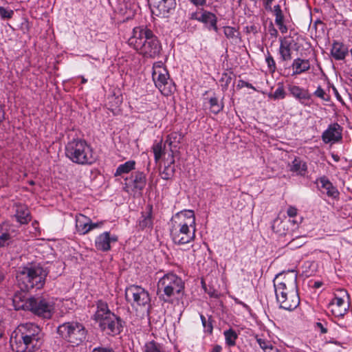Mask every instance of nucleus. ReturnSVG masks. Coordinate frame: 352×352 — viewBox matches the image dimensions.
<instances>
[{
    "label": "nucleus",
    "mask_w": 352,
    "mask_h": 352,
    "mask_svg": "<svg viewBox=\"0 0 352 352\" xmlns=\"http://www.w3.org/2000/svg\"><path fill=\"white\" fill-rule=\"evenodd\" d=\"M273 282L280 307L288 311L295 309L300 304L296 273L294 271L280 273Z\"/></svg>",
    "instance_id": "f257e3e1"
},
{
    "label": "nucleus",
    "mask_w": 352,
    "mask_h": 352,
    "mask_svg": "<svg viewBox=\"0 0 352 352\" xmlns=\"http://www.w3.org/2000/svg\"><path fill=\"white\" fill-rule=\"evenodd\" d=\"M10 343L13 352H35L42 344L41 329L33 323L21 324L12 332Z\"/></svg>",
    "instance_id": "f03ea898"
},
{
    "label": "nucleus",
    "mask_w": 352,
    "mask_h": 352,
    "mask_svg": "<svg viewBox=\"0 0 352 352\" xmlns=\"http://www.w3.org/2000/svg\"><path fill=\"white\" fill-rule=\"evenodd\" d=\"M128 44L146 58H155L162 51V44L157 36L151 29L144 25L133 29Z\"/></svg>",
    "instance_id": "7ed1b4c3"
},
{
    "label": "nucleus",
    "mask_w": 352,
    "mask_h": 352,
    "mask_svg": "<svg viewBox=\"0 0 352 352\" xmlns=\"http://www.w3.org/2000/svg\"><path fill=\"white\" fill-rule=\"evenodd\" d=\"M196 223L193 210H186L173 215L170 221V234L175 244L185 245L195 238Z\"/></svg>",
    "instance_id": "20e7f679"
},
{
    "label": "nucleus",
    "mask_w": 352,
    "mask_h": 352,
    "mask_svg": "<svg viewBox=\"0 0 352 352\" xmlns=\"http://www.w3.org/2000/svg\"><path fill=\"white\" fill-rule=\"evenodd\" d=\"M93 318L98 324L100 329L108 335L116 336L122 331L123 321L120 317L112 312L108 304L102 300L96 302V310Z\"/></svg>",
    "instance_id": "39448f33"
},
{
    "label": "nucleus",
    "mask_w": 352,
    "mask_h": 352,
    "mask_svg": "<svg viewBox=\"0 0 352 352\" xmlns=\"http://www.w3.org/2000/svg\"><path fill=\"white\" fill-rule=\"evenodd\" d=\"M65 155L72 162L81 165L92 164L96 160L91 146L80 138L73 139L66 144Z\"/></svg>",
    "instance_id": "423d86ee"
},
{
    "label": "nucleus",
    "mask_w": 352,
    "mask_h": 352,
    "mask_svg": "<svg viewBox=\"0 0 352 352\" xmlns=\"http://www.w3.org/2000/svg\"><path fill=\"white\" fill-rule=\"evenodd\" d=\"M21 298L16 295L13 298L15 309L31 311L33 314L44 318H50L54 309V302L50 298L43 297H31L21 302Z\"/></svg>",
    "instance_id": "0eeeda50"
},
{
    "label": "nucleus",
    "mask_w": 352,
    "mask_h": 352,
    "mask_svg": "<svg viewBox=\"0 0 352 352\" xmlns=\"http://www.w3.org/2000/svg\"><path fill=\"white\" fill-rule=\"evenodd\" d=\"M47 276L46 271L39 265L27 266L19 270L16 280L21 290L41 288Z\"/></svg>",
    "instance_id": "6e6552de"
},
{
    "label": "nucleus",
    "mask_w": 352,
    "mask_h": 352,
    "mask_svg": "<svg viewBox=\"0 0 352 352\" xmlns=\"http://www.w3.org/2000/svg\"><path fill=\"white\" fill-rule=\"evenodd\" d=\"M184 289L182 279L173 273L164 275L157 282V294L160 300L166 302L175 294H179Z\"/></svg>",
    "instance_id": "1a4fd4ad"
},
{
    "label": "nucleus",
    "mask_w": 352,
    "mask_h": 352,
    "mask_svg": "<svg viewBox=\"0 0 352 352\" xmlns=\"http://www.w3.org/2000/svg\"><path fill=\"white\" fill-rule=\"evenodd\" d=\"M152 78L155 87L164 96L171 95L175 88L174 82L170 78L168 70L162 61L155 62L153 65Z\"/></svg>",
    "instance_id": "9d476101"
},
{
    "label": "nucleus",
    "mask_w": 352,
    "mask_h": 352,
    "mask_svg": "<svg viewBox=\"0 0 352 352\" xmlns=\"http://www.w3.org/2000/svg\"><path fill=\"white\" fill-rule=\"evenodd\" d=\"M58 334L72 346H78L86 338L84 326L78 322H65L58 327Z\"/></svg>",
    "instance_id": "9b49d317"
},
{
    "label": "nucleus",
    "mask_w": 352,
    "mask_h": 352,
    "mask_svg": "<svg viewBox=\"0 0 352 352\" xmlns=\"http://www.w3.org/2000/svg\"><path fill=\"white\" fill-rule=\"evenodd\" d=\"M126 300L132 307H146L149 305L151 297L148 292L141 286L131 285L126 288Z\"/></svg>",
    "instance_id": "f8f14e48"
},
{
    "label": "nucleus",
    "mask_w": 352,
    "mask_h": 352,
    "mask_svg": "<svg viewBox=\"0 0 352 352\" xmlns=\"http://www.w3.org/2000/svg\"><path fill=\"white\" fill-rule=\"evenodd\" d=\"M280 47L278 49V54L280 55V60L282 62L289 61L292 59V50H298L297 43L294 38L291 37L285 36L280 38Z\"/></svg>",
    "instance_id": "ddd939ff"
},
{
    "label": "nucleus",
    "mask_w": 352,
    "mask_h": 352,
    "mask_svg": "<svg viewBox=\"0 0 352 352\" xmlns=\"http://www.w3.org/2000/svg\"><path fill=\"white\" fill-rule=\"evenodd\" d=\"M342 127L338 123L330 124L322 134V140L325 144H335L342 139Z\"/></svg>",
    "instance_id": "4468645a"
},
{
    "label": "nucleus",
    "mask_w": 352,
    "mask_h": 352,
    "mask_svg": "<svg viewBox=\"0 0 352 352\" xmlns=\"http://www.w3.org/2000/svg\"><path fill=\"white\" fill-rule=\"evenodd\" d=\"M152 12L156 15L165 16L176 7V0H148Z\"/></svg>",
    "instance_id": "2eb2a0df"
},
{
    "label": "nucleus",
    "mask_w": 352,
    "mask_h": 352,
    "mask_svg": "<svg viewBox=\"0 0 352 352\" xmlns=\"http://www.w3.org/2000/svg\"><path fill=\"white\" fill-rule=\"evenodd\" d=\"M118 237L116 234H111L110 232H104L98 235L94 241L95 248L101 252H108L111 249V243L118 241Z\"/></svg>",
    "instance_id": "dca6fc26"
},
{
    "label": "nucleus",
    "mask_w": 352,
    "mask_h": 352,
    "mask_svg": "<svg viewBox=\"0 0 352 352\" xmlns=\"http://www.w3.org/2000/svg\"><path fill=\"white\" fill-rule=\"evenodd\" d=\"M349 308V302L344 298L337 296H335L329 304V309L336 317L344 316L347 313Z\"/></svg>",
    "instance_id": "f3484780"
},
{
    "label": "nucleus",
    "mask_w": 352,
    "mask_h": 352,
    "mask_svg": "<svg viewBox=\"0 0 352 352\" xmlns=\"http://www.w3.org/2000/svg\"><path fill=\"white\" fill-rule=\"evenodd\" d=\"M289 94L300 103L305 106H309L311 104L308 102L311 99V94L309 90L295 85H290L288 87Z\"/></svg>",
    "instance_id": "a211bd4d"
},
{
    "label": "nucleus",
    "mask_w": 352,
    "mask_h": 352,
    "mask_svg": "<svg viewBox=\"0 0 352 352\" xmlns=\"http://www.w3.org/2000/svg\"><path fill=\"white\" fill-rule=\"evenodd\" d=\"M349 54L347 47L341 42L334 41L331 49V55L336 60H342Z\"/></svg>",
    "instance_id": "6ab92c4d"
},
{
    "label": "nucleus",
    "mask_w": 352,
    "mask_h": 352,
    "mask_svg": "<svg viewBox=\"0 0 352 352\" xmlns=\"http://www.w3.org/2000/svg\"><path fill=\"white\" fill-rule=\"evenodd\" d=\"M14 217L20 224H28L31 221V214L28 208L25 205H16Z\"/></svg>",
    "instance_id": "aec40b11"
},
{
    "label": "nucleus",
    "mask_w": 352,
    "mask_h": 352,
    "mask_svg": "<svg viewBox=\"0 0 352 352\" xmlns=\"http://www.w3.org/2000/svg\"><path fill=\"white\" fill-rule=\"evenodd\" d=\"M310 62L308 59L300 58H295L292 64V76L300 75L305 73L310 69Z\"/></svg>",
    "instance_id": "412c9836"
},
{
    "label": "nucleus",
    "mask_w": 352,
    "mask_h": 352,
    "mask_svg": "<svg viewBox=\"0 0 352 352\" xmlns=\"http://www.w3.org/2000/svg\"><path fill=\"white\" fill-rule=\"evenodd\" d=\"M90 218L82 214L76 215V228L79 234H86L90 232Z\"/></svg>",
    "instance_id": "4be33fe9"
},
{
    "label": "nucleus",
    "mask_w": 352,
    "mask_h": 352,
    "mask_svg": "<svg viewBox=\"0 0 352 352\" xmlns=\"http://www.w3.org/2000/svg\"><path fill=\"white\" fill-rule=\"evenodd\" d=\"M320 183L321 184V191L325 193L328 197L336 198L338 196V190L327 177H321L320 179Z\"/></svg>",
    "instance_id": "5701e85b"
},
{
    "label": "nucleus",
    "mask_w": 352,
    "mask_h": 352,
    "mask_svg": "<svg viewBox=\"0 0 352 352\" xmlns=\"http://www.w3.org/2000/svg\"><path fill=\"white\" fill-rule=\"evenodd\" d=\"M199 22L205 24H210V28L216 32L218 31L217 18L216 15L209 11L201 10Z\"/></svg>",
    "instance_id": "b1692460"
},
{
    "label": "nucleus",
    "mask_w": 352,
    "mask_h": 352,
    "mask_svg": "<svg viewBox=\"0 0 352 352\" xmlns=\"http://www.w3.org/2000/svg\"><path fill=\"white\" fill-rule=\"evenodd\" d=\"M152 206H148L146 210L142 212L139 220V226L141 229L151 228L153 227Z\"/></svg>",
    "instance_id": "393cba45"
},
{
    "label": "nucleus",
    "mask_w": 352,
    "mask_h": 352,
    "mask_svg": "<svg viewBox=\"0 0 352 352\" xmlns=\"http://www.w3.org/2000/svg\"><path fill=\"white\" fill-rule=\"evenodd\" d=\"M289 170L298 175L304 176L307 172V165L300 158L295 157L289 166Z\"/></svg>",
    "instance_id": "a878e982"
},
{
    "label": "nucleus",
    "mask_w": 352,
    "mask_h": 352,
    "mask_svg": "<svg viewBox=\"0 0 352 352\" xmlns=\"http://www.w3.org/2000/svg\"><path fill=\"white\" fill-rule=\"evenodd\" d=\"M133 188L142 190L146 186V175L142 172H136L131 175Z\"/></svg>",
    "instance_id": "bb28decb"
},
{
    "label": "nucleus",
    "mask_w": 352,
    "mask_h": 352,
    "mask_svg": "<svg viewBox=\"0 0 352 352\" xmlns=\"http://www.w3.org/2000/svg\"><path fill=\"white\" fill-rule=\"evenodd\" d=\"M183 138V135L177 131H173L167 135L166 143L168 144L170 148L171 151L173 152V148H175L180 144Z\"/></svg>",
    "instance_id": "cd10ccee"
},
{
    "label": "nucleus",
    "mask_w": 352,
    "mask_h": 352,
    "mask_svg": "<svg viewBox=\"0 0 352 352\" xmlns=\"http://www.w3.org/2000/svg\"><path fill=\"white\" fill-rule=\"evenodd\" d=\"M135 162L129 160L124 164L118 166L114 174L115 176H120L123 174L129 173L132 170L135 169Z\"/></svg>",
    "instance_id": "c85d7f7f"
},
{
    "label": "nucleus",
    "mask_w": 352,
    "mask_h": 352,
    "mask_svg": "<svg viewBox=\"0 0 352 352\" xmlns=\"http://www.w3.org/2000/svg\"><path fill=\"white\" fill-rule=\"evenodd\" d=\"M226 344L229 346H233L236 344V340L238 338V333L232 328L223 331Z\"/></svg>",
    "instance_id": "c756f323"
},
{
    "label": "nucleus",
    "mask_w": 352,
    "mask_h": 352,
    "mask_svg": "<svg viewBox=\"0 0 352 352\" xmlns=\"http://www.w3.org/2000/svg\"><path fill=\"white\" fill-rule=\"evenodd\" d=\"M152 150L154 154L155 161V162H158L165 153V148L162 145V140L160 142H155L152 146Z\"/></svg>",
    "instance_id": "7c9ffc66"
},
{
    "label": "nucleus",
    "mask_w": 352,
    "mask_h": 352,
    "mask_svg": "<svg viewBox=\"0 0 352 352\" xmlns=\"http://www.w3.org/2000/svg\"><path fill=\"white\" fill-rule=\"evenodd\" d=\"M209 104L210 110L214 114L219 113L223 109V104L222 102H219L216 96H213L210 98Z\"/></svg>",
    "instance_id": "2f4dec72"
},
{
    "label": "nucleus",
    "mask_w": 352,
    "mask_h": 352,
    "mask_svg": "<svg viewBox=\"0 0 352 352\" xmlns=\"http://www.w3.org/2000/svg\"><path fill=\"white\" fill-rule=\"evenodd\" d=\"M313 95L321 99L324 102H330L331 100V96L330 95L327 93L323 88H322L321 86H318L317 89L315 90V91L313 93Z\"/></svg>",
    "instance_id": "473e14b6"
},
{
    "label": "nucleus",
    "mask_w": 352,
    "mask_h": 352,
    "mask_svg": "<svg viewBox=\"0 0 352 352\" xmlns=\"http://www.w3.org/2000/svg\"><path fill=\"white\" fill-rule=\"evenodd\" d=\"M285 96L286 92L282 84L278 85V87L276 89L274 93L269 94V98L274 100L284 99Z\"/></svg>",
    "instance_id": "72a5a7b5"
},
{
    "label": "nucleus",
    "mask_w": 352,
    "mask_h": 352,
    "mask_svg": "<svg viewBox=\"0 0 352 352\" xmlns=\"http://www.w3.org/2000/svg\"><path fill=\"white\" fill-rule=\"evenodd\" d=\"M287 221L276 220L272 226L273 229L280 234H285L288 228H286Z\"/></svg>",
    "instance_id": "f704fd0d"
},
{
    "label": "nucleus",
    "mask_w": 352,
    "mask_h": 352,
    "mask_svg": "<svg viewBox=\"0 0 352 352\" xmlns=\"http://www.w3.org/2000/svg\"><path fill=\"white\" fill-rule=\"evenodd\" d=\"M162 346L155 341H151L145 344L144 352H160Z\"/></svg>",
    "instance_id": "c9c22d12"
},
{
    "label": "nucleus",
    "mask_w": 352,
    "mask_h": 352,
    "mask_svg": "<svg viewBox=\"0 0 352 352\" xmlns=\"http://www.w3.org/2000/svg\"><path fill=\"white\" fill-rule=\"evenodd\" d=\"M175 168L171 165L165 166L164 170L161 172V177L164 180L170 179L174 175Z\"/></svg>",
    "instance_id": "e433bc0d"
},
{
    "label": "nucleus",
    "mask_w": 352,
    "mask_h": 352,
    "mask_svg": "<svg viewBox=\"0 0 352 352\" xmlns=\"http://www.w3.org/2000/svg\"><path fill=\"white\" fill-rule=\"evenodd\" d=\"M265 62L267 65L269 70L271 72H274L276 69V62L269 51L267 52Z\"/></svg>",
    "instance_id": "4c0bfd02"
},
{
    "label": "nucleus",
    "mask_w": 352,
    "mask_h": 352,
    "mask_svg": "<svg viewBox=\"0 0 352 352\" xmlns=\"http://www.w3.org/2000/svg\"><path fill=\"white\" fill-rule=\"evenodd\" d=\"M223 32H224L225 36L229 39L235 38H237V36H238L237 30L233 27H230V26L225 27Z\"/></svg>",
    "instance_id": "58836bf2"
},
{
    "label": "nucleus",
    "mask_w": 352,
    "mask_h": 352,
    "mask_svg": "<svg viewBox=\"0 0 352 352\" xmlns=\"http://www.w3.org/2000/svg\"><path fill=\"white\" fill-rule=\"evenodd\" d=\"M256 342L260 346L261 349L264 351L267 349H272V344L269 340L263 338H257Z\"/></svg>",
    "instance_id": "ea45409f"
},
{
    "label": "nucleus",
    "mask_w": 352,
    "mask_h": 352,
    "mask_svg": "<svg viewBox=\"0 0 352 352\" xmlns=\"http://www.w3.org/2000/svg\"><path fill=\"white\" fill-rule=\"evenodd\" d=\"M14 11L0 6V16L3 19H10L12 17Z\"/></svg>",
    "instance_id": "a19ab883"
},
{
    "label": "nucleus",
    "mask_w": 352,
    "mask_h": 352,
    "mask_svg": "<svg viewBox=\"0 0 352 352\" xmlns=\"http://www.w3.org/2000/svg\"><path fill=\"white\" fill-rule=\"evenodd\" d=\"M212 319L211 316H209L207 319V320L202 324L204 332L211 334L213 331V324H212Z\"/></svg>",
    "instance_id": "79ce46f5"
},
{
    "label": "nucleus",
    "mask_w": 352,
    "mask_h": 352,
    "mask_svg": "<svg viewBox=\"0 0 352 352\" xmlns=\"http://www.w3.org/2000/svg\"><path fill=\"white\" fill-rule=\"evenodd\" d=\"M11 241V236L8 232H2L0 234V247L8 245Z\"/></svg>",
    "instance_id": "37998d69"
},
{
    "label": "nucleus",
    "mask_w": 352,
    "mask_h": 352,
    "mask_svg": "<svg viewBox=\"0 0 352 352\" xmlns=\"http://www.w3.org/2000/svg\"><path fill=\"white\" fill-rule=\"evenodd\" d=\"M273 12L276 16L275 21L279 22L280 20H284V16L280 5L274 6L273 8Z\"/></svg>",
    "instance_id": "c03bdc74"
},
{
    "label": "nucleus",
    "mask_w": 352,
    "mask_h": 352,
    "mask_svg": "<svg viewBox=\"0 0 352 352\" xmlns=\"http://www.w3.org/2000/svg\"><path fill=\"white\" fill-rule=\"evenodd\" d=\"M287 214L290 218H294L298 214V209L293 206H289L287 210Z\"/></svg>",
    "instance_id": "a18cd8bd"
},
{
    "label": "nucleus",
    "mask_w": 352,
    "mask_h": 352,
    "mask_svg": "<svg viewBox=\"0 0 352 352\" xmlns=\"http://www.w3.org/2000/svg\"><path fill=\"white\" fill-rule=\"evenodd\" d=\"M276 24L278 25L280 31L281 32V33L283 34H285L287 32V26L284 24V20H280L279 22L278 21H275Z\"/></svg>",
    "instance_id": "49530a36"
},
{
    "label": "nucleus",
    "mask_w": 352,
    "mask_h": 352,
    "mask_svg": "<svg viewBox=\"0 0 352 352\" xmlns=\"http://www.w3.org/2000/svg\"><path fill=\"white\" fill-rule=\"evenodd\" d=\"M332 90L333 91V94H334L336 99L340 102H341L342 104H344V102L342 98L341 97L340 94H339L338 89L333 85H332Z\"/></svg>",
    "instance_id": "de8ad7c7"
},
{
    "label": "nucleus",
    "mask_w": 352,
    "mask_h": 352,
    "mask_svg": "<svg viewBox=\"0 0 352 352\" xmlns=\"http://www.w3.org/2000/svg\"><path fill=\"white\" fill-rule=\"evenodd\" d=\"M89 226H90V231L95 229V228H100L103 226V221H100V222H97V223H93L91 221V220L90 219V222H89Z\"/></svg>",
    "instance_id": "09e8293b"
},
{
    "label": "nucleus",
    "mask_w": 352,
    "mask_h": 352,
    "mask_svg": "<svg viewBox=\"0 0 352 352\" xmlns=\"http://www.w3.org/2000/svg\"><path fill=\"white\" fill-rule=\"evenodd\" d=\"M195 6H203L206 3L207 0H189Z\"/></svg>",
    "instance_id": "8fccbe9b"
},
{
    "label": "nucleus",
    "mask_w": 352,
    "mask_h": 352,
    "mask_svg": "<svg viewBox=\"0 0 352 352\" xmlns=\"http://www.w3.org/2000/svg\"><path fill=\"white\" fill-rule=\"evenodd\" d=\"M318 27L320 28L322 30H323L324 23L320 20H316L313 24V28H314L316 30H317Z\"/></svg>",
    "instance_id": "3c124183"
},
{
    "label": "nucleus",
    "mask_w": 352,
    "mask_h": 352,
    "mask_svg": "<svg viewBox=\"0 0 352 352\" xmlns=\"http://www.w3.org/2000/svg\"><path fill=\"white\" fill-rule=\"evenodd\" d=\"M264 6L266 10H272V4L274 0H263Z\"/></svg>",
    "instance_id": "603ef678"
},
{
    "label": "nucleus",
    "mask_w": 352,
    "mask_h": 352,
    "mask_svg": "<svg viewBox=\"0 0 352 352\" xmlns=\"http://www.w3.org/2000/svg\"><path fill=\"white\" fill-rule=\"evenodd\" d=\"M92 352H112V350L107 348L95 347Z\"/></svg>",
    "instance_id": "864d4df0"
},
{
    "label": "nucleus",
    "mask_w": 352,
    "mask_h": 352,
    "mask_svg": "<svg viewBox=\"0 0 352 352\" xmlns=\"http://www.w3.org/2000/svg\"><path fill=\"white\" fill-rule=\"evenodd\" d=\"M316 325L317 327H318V329H320V332L322 333H327V329L323 326V324L320 322H317L316 323Z\"/></svg>",
    "instance_id": "5fc2aeb1"
},
{
    "label": "nucleus",
    "mask_w": 352,
    "mask_h": 352,
    "mask_svg": "<svg viewBox=\"0 0 352 352\" xmlns=\"http://www.w3.org/2000/svg\"><path fill=\"white\" fill-rule=\"evenodd\" d=\"M241 85L243 87H245L250 88V89H255L254 87L252 84H250V83H249L248 82H245V81H243V80H241Z\"/></svg>",
    "instance_id": "6e6d98bb"
},
{
    "label": "nucleus",
    "mask_w": 352,
    "mask_h": 352,
    "mask_svg": "<svg viewBox=\"0 0 352 352\" xmlns=\"http://www.w3.org/2000/svg\"><path fill=\"white\" fill-rule=\"evenodd\" d=\"M190 19L199 21L200 14L198 12H192L190 14Z\"/></svg>",
    "instance_id": "4d7b16f0"
},
{
    "label": "nucleus",
    "mask_w": 352,
    "mask_h": 352,
    "mask_svg": "<svg viewBox=\"0 0 352 352\" xmlns=\"http://www.w3.org/2000/svg\"><path fill=\"white\" fill-rule=\"evenodd\" d=\"M270 34L274 36H276L278 34V31L272 27L271 30H270Z\"/></svg>",
    "instance_id": "13d9d810"
},
{
    "label": "nucleus",
    "mask_w": 352,
    "mask_h": 352,
    "mask_svg": "<svg viewBox=\"0 0 352 352\" xmlns=\"http://www.w3.org/2000/svg\"><path fill=\"white\" fill-rule=\"evenodd\" d=\"M4 114L3 107L0 105V122L4 119Z\"/></svg>",
    "instance_id": "bf43d9fd"
},
{
    "label": "nucleus",
    "mask_w": 352,
    "mask_h": 352,
    "mask_svg": "<svg viewBox=\"0 0 352 352\" xmlns=\"http://www.w3.org/2000/svg\"><path fill=\"white\" fill-rule=\"evenodd\" d=\"M331 157L333 159V160L336 162L340 161V157L337 154L332 153Z\"/></svg>",
    "instance_id": "052dcab7"
},
{
    "label": "nucleus",
    "mask_w": 352,
    "mask_h": 352,
    "mask_svg": "<svg viewBox=\"0 0 352 352\" xmlns=\"http://www.w3.org/2000/svg\"><path fill=\"white\" fill-rule=\"evenodd\" d=\"M221 347L220 346L217 345L214 347L212 352H219L221 351Z\"/></svg>",
    "instance_id": "680f3d73"
},
{
    "label": "nucleus",
    "mask_w": 352,
    "mask_h": 352,
    "mask_svg": "<svg viewBox=\"0 0 352 352\" xmlns=\"http://www.w3.org/2000/svg\"><path fill=\"white\" fill-rule=\"evenodd\" d=\"M200 318L202 324H204V322H205L208 319L203 314H200Z\"/></svg>",
    "instance_id": "e2e57ef3"
},
{
    "label": "nucleus",
    "mask_w": 352,
    "mask_h": 352,
    "mask_svg": "<svg viewBox=\"0 0 352 352\" xmlns=\"http://www.w3.org/2000/svg\"><path fill=\"white\" fill-rule=\"evenodd\" d=\"M288 222H289L294 225H298L299 223V222L298 221L294 220V219L289 220Z\"/></svg>",
    "instance_id": "0e129e2a"
},
{
    "label": "nucleus",
    "mask_w": 352,
    "mask_h": 352,
    "mask_svg": "<svg viewBox=\"0 0 352 352\" xmlns=\"http://www.w3.org/2000/svg\"><path fill=\"white\" fill-rule=\"evenodd\" d=\"M314 286H315V287L318 288V287H320L321 286V283H320V282H316V283H314Z\"/></svg>",
    "instance_id": "69168bd1"
},
{
    "label": "nucleus",
    "mask_w": 352,
    "mask_h": 352,
    "mask_svg": "<svg viewBox=\"0 0 352 352\" xmlns=\"http://www.w3.org/2000/svg\"><path fill=\"white\" fill-rule=\"evenodd\" d=\"M4 276L1 272H0V283L3 281Z\"/></svg>",
    "instance_id": "338daca9"
},
{
    "label": "nucleus",
    "mask_w": 352,
    "mask_h": 352,
    "mask_svg": "<svg viewBox=\"0 0 352 352\" xmlns=\"http://www.w3.org/2000/svg\"><path fill=\"white\" fill-rule=\"evenodd\" d=\"M87 81V79H85L84 77H82V83H85Z\"/></svg>",
    "instance_id": "774afa93"
}]
</instances>
